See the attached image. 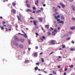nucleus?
Here are the masks:
<instances>
[{"label":"nucleus","mask_w":75,"mask_h":75,"mask_svg":"<svg viewBox=\"0 0 75 75\" xmlns=\"http://www.w3.org/2000/svg\"><path fill=\"white\" fill-rule=\"evenodd\" d=\"M13 43L15 45H16V46L18 48L19 46V45L17 43V42H16V41H13Z\"/></svg>","instance_id":"nucleus-1"},{"label":"nucleus","mask_w":75,"mask_h":75,"mask_svg":"<svg viewBox=\"0 0 75 75\" xmlns=\"http://www.w3.org/2000/svg\"><path fill=\"white\" fill-rule=\"evenodd\" d=\"M22 32L23 33H24V34H21V35H23L25 38H27V37H28L27 35V34L24 32L23 30L22 31Z\"/></svg>","instance_id":"nucleus-2"},{"label":"nucleus","mask_w":75,"mask_h":75,"mask_svg":"<svg viewBox=\"0 0 75 75\" xmlns=\"http://www.w3.org/2000/svg\"><path fill=\"white\" fill-rule=\"evenodd\" d=\"M15 40L17 41H20V39H18L17 37V36H15Z\"/></svg>","instance_id":"nucleus-3"},{"label":"nucleus","mask_w":75,"mask_h":75,"mask_svg":"<svg viewBox=\"0 0 75 75\" xmlns=\"http://www.w3.org/2000/svg\"><path fill=\"white\" fill-rule=\"evenodd\" d=\"M60 6H61L63 8H65V5L62 4V3H60Z\"/></svg>","instance_id":"nucleus-4"},{"label":"nucleus","mask_w":75,"mask_h":75,"mask_svg":"<svg viewBox=\"0 0 75 75\" xmlns=\"http://www.w3.org/2000/svg\"><path fill=\"white\" fill-rule=\"evenodd\" d=\"M17 17H18V20H19L20 21H21V15L20 14L19 16H17Z\"/></svg>","instance_id":"nucleus-5"},{"label":"nucleus","mask_w":75,"mask_h":75,"mask_svg":"<svg viewBox=\"0 0 75 75\" xmlns=\"http://www.w3.org/2000/svg\"><path fill=\"white\" fill-rule=\"evenodd\" d=\"M33 22V23L34 25L36 26L37 25V21H34Z\"/></svg>","instance_id":"nucleus-6"},{"label":"nucleus","mask_w":75,"mask_h":75,"mask_svg":"<svg viewBox=\"0 0 75 75\" xmlns=\"http://www.w3.org/2000/svg\"><path fill=\"white\" fill-rule=\"evenodd\" d=\"M19 48H23V47H24V46H23V45L22 44H21L19 45Z\"/></svg>","instance_id":"nucleus-7"},{"label":"nucleus","mask_w":75,"mask_h":75,"mask_svg":"<svg viewBox=\"0 0 75 75\" xmlns=\"http://www.w3.org/2000/svg\"><path fill=\"white\" fill-rule=\"evenodd\" d=\"M20 41L21 42H24V41H25V39L23 38H21Z\"/></svg>","instance_id":"nucleus-8"},{"label":"nucleus","mask_w":75,"mask_h":75,"mask_svg":"<svg viewBox=\"0 0 75 75\" xmlns=\"http://www.w3.org/2000/svg\"><path fill=\"white\" fill-rule=\"evenodd\" d=\"M71 7L72 8V9L73 10V11H75V7H74V6L72 5L71 6Z\"/></svg>","instance_id":"nucleus-9"},{"label":"nucleus","mask_w":75,"mask_h":75,"mask_svg":"<svg viewBox=\"0 0 75 75\" xmlns=\"http://www.w3.org/2000/svg\"><path fill=\"white\" fill-rule=\"evenodd\" d=\"M61 20H64V21H65V17L64 16H61Z\"/></svg>","instance_id":"nucleus-10"},{"label":"nucleus","mask_w":75,"mask_h":75,"mask_svg":"<svg viewBox=\"0 0 75 75\" xmlns=\"http://www.w3.org/2000/svg\"><path fill=\"white\" fill-rule=\"evenodd\" d=\"M55 42L54 40H52L51 42V43L52 44H55Z\"/></svg>","instance_id":"nucleus-11"},{"label":"nucleus","mask_w":75,"mask_h":75,"mask_svg":"<svg viewBox=\"0 0 75 75\" xmlns=\"http://www.w3.org/2000/svg\"><path fill=\"white\" fill-rule=\"evenodd\" d=\"M72 34V33L71 32H69L68 33L66 34V36H69V35H70V34Z\"/></svg>","instance_id":"nucleus-12"},{"label":"nucleus","mask_w":75,"mask_h":75,"mask_svg":"<svg viewBox=\"0 0 75 75\" xmlns=\"http://www.w3.org/2000/svg\"><path fill=\"white\" fill-rule=\"evenodd\" d=\"M75 27H71L70 28V29L71 30H75Z\"/></svg>","instance_id":"nucleus-13"},{"label":"nucleus","mask_w":75,"mask_h":75,"mask_svg":"<svg viewBox=\"0 0 75 75\" xmlns=\"http://www.w3.org/2000/svg\"><path fill=\"white\" fill-rule=\"evenodd\" d=\"M38 3H39L38 0H37L35 2V4L36 5H37L38 4Z\"/></svg>","instance_id":"nucleus-14"},{"label":"nucleus","mask_w":75,"mask_h":75,"mask_svg":"<svg viewBox=\"0 0 75 75\" xmlns=\"http://www.w3.org/2000/svg\"><path fill=\"white\" fill-rule=\"evenodd\" d=\"M26 11L28 12V11H30V12H32V11L30 10V9H28L26 10Z\"/></svg>","instance_id":"nucleus-15"},{"label":"nucleus","mask_w":75,"mask_h":75,"mask_svg":"<svg viewBox=\"0 0 75 75\" xmlns=\"http://www.w3.org/2000/svg\"><path fill=\"white\" fill-rule=\"evenodd\" d=\"M53 74L54 75H56L57 74V72L55 71H53Z\"/></svg>","instance_id":"nucleus-16"},{"label":"nucleus","mask_w":75,"mask_h":75,"mask_svg":"<svg viewBox=\"0 0 75 75\" xmlns=\"http://www.w3.org/2000/svg\"><path fill=\"white\" fill-rule=\"evenodd\" d=\"M59 23L63 24V23H64V22L62 20H61L60 22H59Z\"/></svg>","instance_id":"nucleus-17"},{"label":"nucleus","mask_w":75,"mask_h":75,"mask_svg":"<svg viewBox=\"0 0 75 75\" xmlns=\"http://www.w3.org/2000/svg\"><path fill=\"white\" fill-rule=\"evenodd\" d=\"M27 7H28V8H30V5L29 4H27Z\"/></svg>","instance_id":"nucleus-18"},{"label":"nucleus","mask_w":75,"mask_h":75,"mask_svg":"<svg viewBox=\"0 0 75 75\" xmlns=\"http://www.w3.org/2000/svg\"><path fill=\"white\" fill-rule=\"evenodd\" d=\"M28 62H29V61H28V60H26L25 61V64H27V63H28Z\"/></svg>","instance_id":"nucleus-19"},{"label":"nucleus","mask_w":75,"mask_h":75,"mask_svg":"<svg viewBox=\"0 0 75 75\" xmlns=\"http://www.w3.org/2000/svg\"><path fill=\"white\" fill-rule=\"evenodd\" d=\"M70 50L71 51H75V49L71 48L70 49Z\"/></svg>","instance_id":"nucleus-20"},{"label":"nucleus","mask_w":75,"mask_h":75,"mask_svg":"<svg viewBox=\"0 0 75 75\" xmlns=\"http://www.w3.org/2000/svg\"><path fill=\"white\" fill-rule=\"evenodd\" d=\"M58 9L57 8H56L54 10V11H58Z\"/></svg>","instance_id":"nucleus-21"},{"label":"nucleus","mask_w":75,"mask_h":75,"mask_svg":"<svg viewBox=\"0 0 75 75\" xmlns=\"http://www.w3.org/2000/svg\"><path fill=\"white\" fill-rule=\"evenodd\" d=\"M45 27L46 28H47V29L49 28V26H48V25H45Z\"/></svg>","instance_id":"nucleus-22"},{"label":"nucleus","mask_w":75,"mask_h":75,"mask_svg":"<svg viewBox=\"0 0 75 75\" xmlns=\"http://www.w3.org/2000/svg\"><path fill=\"white\" fill-rule=\"evenodd\" d=\"M39 21L40 22H42V18H40L39 19Z\"/></svg>","instance_id":"nucleus-23"},{"label":"nucleus","mask_w":75,"mask_h":75,"mask_svg":"<svg viewBox=\"0 0 75 75\" xmlns=\"http://www.w3.org/2000/svg\"><path fill=\"white\" fill-rule=\"evenodd\" d=\"M41 10H38L37 11H36V13H40V12H41Z\"/></svg>","instance_id":"nucleus-24"},{"label":"nucleus","mask_w":75,"mask_h":75,"mask_svg":"<svg viewBox=\"0 0 75 75\" xmlns=\"http://www.w3.org/2000/svg\"><path fill=\"white\" fill-rule=\"evenodd\" d=\"M28 42L29 44L30 45L31 44V42H30V40H28Z\"/></svg>","instance_id":"nucleus-25"},{"label":"nucleus","mask_w":75,"mask_h":75,"mask_svg":"<svg viewBox=\"0 0 75 75\" xmlns=\"http://www.w3.org/2000/svg\"><path fill=\"white\" fill-rule=\"evenodd\" d=\"M62 47L63 48H65V45H62Z\"/></svg>","instance_id":"nucleus-26"},{"label":"nucleus","mask_w":75,"mask_h":75,"mask_svg":"<svg viewBox=\"0 0 75 75\" xmlns=\"http://www.w3.org/2000/svg\"><path fill=\"white\" fill-rule=\"evenodd\" d=\"M13 13H16V10H15V9H13Z\"/></svg>","instance_id":"nucleus-27"},{"label":"nucleus","mask_w":75,"mask_h":75,"mask_svg":"<svg viewBox=\"0 0 75 75\" xmlns=\"http://www.w3.org/2000/svg\"><path fill=\"white\" fill-rule=\"evenodd\" d=\"M36 65H38V66L40 65V63L38 62L36 63Z\"/></svg>","instance_id":"nucleus-28"},{"label":"nucleus","mask_w":75,"mask_h":75,"mask_svg":"<svg viewBox=\"0 0 75 75\" xmlns=\"http://www.w3.org/2000/svg\"><path fill=\"white\" fill-rule=\"evenodd\" d=\"M35 70L36 71H37V69H38V67H36L35 68Z\"/></svg>","instance_id":"nucleus-29"},{"label":"nucleus","mask_w":75,"mask_h":75,"mask_svg":"<svg viewBox=\"0 0 75 75\" xmlns=\"http://www.w3.org/2000/svg\"><path fill=\"white\" fill-rule=\"evenodd\" d=\"M47 35H51V33L50 32H48L47 33Z\"/></svg>","instance_id":"nucleus-30"},{"label":"nucleus","mask_w":75,"mask_h":75,"mask_svg":"<svg viewBox=\"0 0 75 75\" xmlns=\"http://www.w3.org/2000/svg\"><path fill=\"white\" fill-rule=\"evenodd\" d=\"M41 60H42V62H44V59L42 58Z\"/></svg>","instance_id":"nucleus-31"},{"label":"nucleus","mask_w":75,"mask_h":75,"mask_svg":"<svg viewBox=\"0 0 75 75\" xmlns=\"http://www.w3.org/2000/svg\"><path fill=\"white\" fill-rule=\"evenodd\" d=\"M34 56L36 57H37V53H35L34 54Z\"/></svg>","instance_id":"nucleus-32"},{"label":"nucleus","mask_w":75,"mask_h":75,"mask_svg":"<svg viewBox=\"0 0 75 75\" xmlns=\"http://www.w3.org/2000/svg\"><path fill=\"white\" fill-rule=\"evenodd\" d=\"M69 67L70 68H73V67H74V66H73V65H71V66H69Z\"/></svg>","instance_id":"nucleus-33"},{"label":"nucleus","mask_w":75,"mask_h":75,"mask_svg":"<svg viewBox=\"0 0 75 75\" xmlns=\"http://www.w3.org/2000/svg\"><path fill=\"white\" fill-rule=\"evenodd\" d=\"M54 33H57V30H56V29L54 30Z\"/></svg>","instance_id":"nucleus-34"},{"label":"nucleus","mask_w":75,"mask_h":75,"mask_svg":"<svg viewBox=\"0 0 75 75\" xmlns=\"http://www.w3.org/2000/svg\"><path fill=\"white\" fill-rule=\"evenodd\" d=\"M71 19H72V20H75V18L74 17H72V18Z\"/></svg>","instance_id":"nucleus-35"},{"label":"nucleus","mask_w":75,"mask_h":75,"mask_svg":"<svg viewBox=\"0 0 75 75\" xmlns=\"http://www.w3.org/2000/svg\"><path fill=\"white\" fill-rule=\"evenodd\" d=\"M13 6H16V3H13Z\"/></svg>","instance_id":"nucleus-36"},{"label":"nucleus","mask_w":75,"mask_h":75,"mask_svg":"<svg viewBox=\"0 0 75 75\" xmlns=\"http://www.w3.org/2000/svg\"><path fill=\"white\" fill-rule=\"evenodd\" d=\"M42 38H43V39H44V40H45V36H42Z\"/></svg>","instance_id":"nucleus-37"},{"label":"nucleus","mask_w":75,"mask_h":75,"mask_svg":"<svg viewBox=\"0 0 75 75\" xmlns=\"http://www.w3.org/2000/svg\"><path fill=\"white\" fill-rule=\"evenodd\" d=\"M69 1L70 2H73L74 1V0H69Z\"/></svg>","instance_id":"nucleus-38"},{"label":"nucleus","mask_w":75,"mask_h":75,"mask_svg":"<svg viewBox=\"0 0 75 75\" xmlns=\"http://www.w3.org/2000/svg\"><path fill=\"white\" fill-rule=\"evenodd\" d=\"M40 39L42 41H43V40H44L43 39V38H42V37H41L40 38Z\"/></svg>","instance_id":"nucleus-39"},{"label":"nucleus","mask_w":75,"mask_h":75,"mask_svg":"<svg viewBox=\"0 0 75 75\" xmlns=\"http://www.w3.org/2000/svg\"><path fill=\"white\" fill-rule=\"evenodd\" d=\"M55 18H56V19H58V17L57 16H55Z\"/></svg>","instance_id":"nucleus-40"},{"label":"nucleus","mask_w":75,"mask_h":75,"mask_svg":"<svg viewBox=\"0 0 75 75\" xmlns=\"http://www.w3.org/2000/svg\"><path fill=\"white\" fill-rule=\"evenodd\" d=\"M57 21H58V22H59H59L60 21V19H57Z\"/></svg>","instance_id":"nucleus-41"},{"label":"nucleus","mask_w":75,"mask_h":75,"mask_svg":"<svg viewBox=\"0 0 75 75\" xmlns=\"http://www.w3.org/2000/svg\"><path fill=\"white\" fill-rule=\"evenodd\" d=\"M44 72L45 73V74H47L48 73V72L46 71H44Z\"/></svg>","instance_id":"nucleus-42"},{"label":"nucleus","mask_w":75,"mask_h":75,"mask_svg":"<svg viewBox=\"0 0 75 75\" xmlns=\"http://www.w3.org/2000/svg\"><path fill=\"white\" fill-rule=\"evenodd\" d=\"M55 34V32H53L52 33V35H54V34Z\"/></svg>","instance_id":"nucleus-43"},{"label":"nucleus","mask_w":75,"mask_h":75,"mask_svg":"<svg viewBox=\"0 0 75 75\" xmlns=\"http://www.w3.org/2000/svg\"><path fill=\"white\" fill-rule=\"evenodd\" d=\"M40 9L41 10H44V8H41Z\"/></svg>","instance_id":"nucleus-44"},{"label":"nucleus","mask_w":75,"mask_h":75,"mask_svg":"<svg viewBox=\"0 0 75 75\" xmlns=\"http://www.w3.org/2000/svg\"><path fill=\"white\" fill-rule=\"evenodd\" d=\"M35 48L36 50H37L38 48V46H36Z\"/></svg>","instance_id":"nucleus-45"},{"label":"nucleus","mask_w":75,"mask_h":75,"mask_svg":"<svg viewBox=\"0 0 75 75\" xmlns=\"http://www.w3.org/2000/svg\"><path fill=\"white\" fill-rule=\"evenodd\" d=\"M28 50L29 51H30V50H31V48L28 47Z\"/></svg>","instance_id":"nucleus-46"},{"label":"nucleus","mask_w":75,"mask_h":75,"mask_svg":"<svg viewBox=\"0 0 75 75\" xmlns=\"http://www.w3.org/2000/svg\"><path fill=\"white\" fill-rule=\"evenodd\" d=\"M35 28H38V26H35Z\"/></svg>","instance_id":"nucleus-47"},{"label":"nucleus","mask_w":75,"mask_h":75,"mask_svg":"<svg viewBox=\"0 0 75 75\" xmlns=\"http://www.w3.org/2000/svg\"><path fill=\"white\" fill-rule=\"evenodd\" d=\"M67 70H68V69H67V68H66V69H64V71H67Z\"/></svg>","instance_id":"nucleus-48"},{"label":"nucleus","mask_w":75,"mask_h":75,"mask_svg":"<svg viewBox=\"0 0 75 75\" xmlns=\"http://www.w3.org/2000/svg\"><path fill=\"white\" fill-rule=\"evenodd\" d=\"M57 7H59L60 8H61V7L60 6H59V5L57 6Z\"/></svg>","instance_id":"nucleus-49"},{"label":"nucleus","mask_w":75,"mask_h":75,"mask_svg":"<svg viewBox=\"0 0 75 75\" xmlns=\"http://www.w3.org/2000/svg\"><path fill=\"white\" fill-rule=\"evenodd\" d=\"M70 39H71V38H67V40H70Z\"/></svg>","instance_id":"nucleus-50"},{"label":"nucleus","mask_w":75,"mask_h":75,"mask_svg":"<svg viewBox=\"0 0 75 75\" xmlns=\"http://www.w3.org/2000/svg\"><path fill=\"white\" fill-rule=\"evenodd\" d=\"M58 18H59L60 17V16L58 15L57 16Z\"/></svg>","instance_id":"nucleus-51"},{"label":"nucleus","mask_w":75,"mask_h":75,"mask_svg":"<svg viewBox=\"0 0 75 75\" xmlns=\"http://www.w3.org/2000/svg\"><path fill=\"white\" fill-rule=\"evenodd\" d=\"M60 29V27H59L57 28V30H59Z\"/></svg>","instance_id":"nucleus-52"},{"label":"nucleus","mask_w":75,"mask_h":75,"mask_svg":"<svg viewBox=\"0 0 75 75\" xmlns=\"http://www.w3.org/2000/svg\"><path fill=\"white\" fill-rule=\"evenodd\" d=\"M54 24H56V23H57V22L56 21H54Z\"/></svg>","instance_id":"nucleus-53"},{"label":"nucleus","mask_w":75,"mask_h":75,"mask_svg":"<svg viewBox=\"0 0 75 75\" xmlns=\"http://www.w3.org/2000/svg\"><path fill=\"white\" fill-rule=\"evenodd\" d=\"M1 29H2V30H4V28H3V27H2L1 28Z\"/></svg>","instance_id":"nucleus-54"},{"label":"nucleus","mask_w":75,"mask_h":75,"mask_svg":"<svg viewBox=\"0 0 75 75\" xmlns=\"http://www.w3.org/2000/svg\"><path fill=\"white\" fill-rule=\"evenodd\" d=\"M33 8L34 9V10H35L36 8H35V7H33Z\"/></svg>","instance_id":"nucleus-55"},{"label":"nucleus","mask_w":75,"mask_h":75,"mask_svg":"<svg viewBox=\"0 0 75 75\" xmlns=\"http://www.w3.org/2000/svg\"><path fill=\"white\" fill-rule=\"evenodd\" d=\"M42 54H43V52H41L40 53V55H42Z\"/></svg>","instance_id":"nucleus-56"},{"label":"nucleus","mask_w":75,"mask_h":75,"mask_svg":"<svg viewBox=\"0 0 75 75\" xmlns=\"http://www.w3.org/2000/svg\"><path fill=\"white\" fill-rule=\"evenodd\" d=\"M54 52H52L51 53H50V55H51V54H52Z\"/></svg>","instance_id":"nucleus-57"},{"label":"nucleus","mask_w":75,"mask_h":75,"mask_svg":"<svg viewBox=\"0 0 75 75\" xmlns=\"http://www.w3.org/2000/svg\"><path fill=\"white\" fill-rule=\"evenodd\" d=\"M6 23L5 22H3V24L4 25V24H5Z\"/></svg>","instance_id":"nucleus-58"},{"label":"nucleus","mask_w":75,"mask_h":75,"mask_svg":"<svg viewBox=\"0 0 75 75\" xmlns=\"http://www.w3.org/2000/svg\"><path fill=\"white\" fill-rule=\"evenodd\" d=\"M54 26L55 27H57V24L55 25Z\"/></svg>","instance_id":"nucleus-59"},{"label":"nucleus","mask_w":75,"mask_h":75,"mask_svg":"<svg viewBox=\"0 0 75 75\" xmlns=\"http://www.w3.org/2000/svg\"><path fill=\"white\" fill-rule=\"evenodd\" d=\"M36 35H38V34L37 33H36Z\"/></svg>","instance_id":"nucleus-60"},{"label":"nucleus","mask_w":75,"mask_h":75,"mask_svg":"<svg viewBox=\"0 0 75 75\" xmlns=\"http://www.w3.org/2000/svg\"><path fill=\"white\" fill-rule=\"evenodd\" d=\"M50 29H51V30H54V29H53V28H50Z\"/></svg>","instance_id":"nucleus-61"},{"label":"nucleus","mask_w":75,"mask_h":75,"mask_svg":"<svg viewBox=\"0 0 75 75\" xmlns=\"http://www.w3.org/2000/svg\"><path fill=\"white\" fill-rule=\"evenodd\" d=\"M58 68H61V67H60V66H57Z\"/></svg>","instance_id":"nucleus-62"},{"label":"nucleus","mask_w":75,"mask_h":75,"mask_svg":"<svg viewBox=\"0 0 75 75\" xmlns=\"http://www.w3.org/2000/svg\"><path fill=\"white\" fill-rule=\"evenodd\" d=\"M66 72H64V75H66Z\"/></svg>","instance_id":"nucleus-63"},{"label":"nucleus","mask_w":75,"mask_h":75,"mask_svg":"<svg viewBox=\"0 0 75 75\" xmlns=\"http://www.w3.org/2000/svg\"><path fill=\"white\" fill-rule=\"evenodd\" d=\"M49 75H53V74H49Z\"/></svg>","instance_id":"nucleus-64"}]
</instances>
